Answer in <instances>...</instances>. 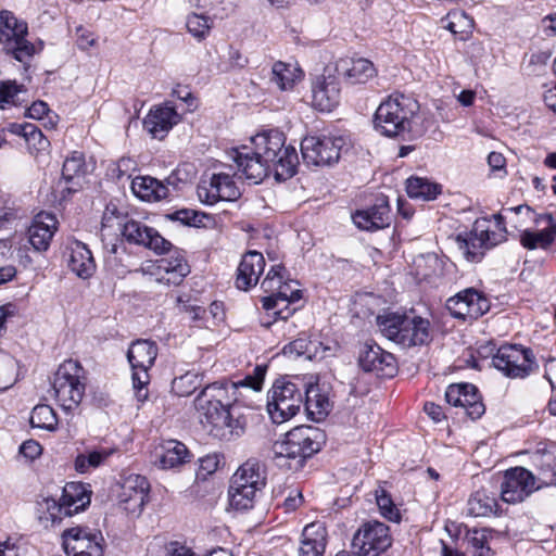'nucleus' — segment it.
<instances>
[{
    "label": "nucleus",
    "instance_id": "nucleus-1",
    "mask_svg": "<svg viewBox=\"0 0 556 556\" xmlns=\"http://www.w3.org/2000/svg\"><path fill=\"white\" fill-rule=\"evenodd\" d=\"M200 421L211 427L214 435L230 440L243 434L247 417L242 413L233 384L213 382L207 384L195 399Z\"/></svg>",
    "mask_w": 556,
    "mask_h": 556
},
{
    "label": "nucleus",
    "instance_id": "nucleus-2",
    "mask_svg": "<svg viewBox=\"0 0 556 556\" xmlns=\"http://www.w3.org/2000/svg\"><path fill=\"white\" fill-rule=\"evenodd\" d=\"M253 150L247 147L227 152V159L235 163L245 179L260 184L269 175L270 161L286 146L285 135L279 130H268L252 138Z\"/></svg>",
    "mask_w": 556,
    "mask_h": 556
},
{
    "label": "nucleus",
    "instance_id": "nucleus-3",
    "mask_svg": "<svg viewBox=\"0 0 556 556\" xmlns=\"http://www.w3.org/2000/svg\"><path fill=\"white\" fill-rule=\"evenodd\" d=\"M321 438V432L309 426L290 430L282 440L276 441L273 445L276 464L290 470L301 469L305 459L320 450Z\"/></svg>",
    "mask_w": 556,
    "mask_h": 556
},
{
    "label": "nucleus",
    "instance_id": "nucleus-4",
    "mask_svg": "<svg viewBox=\"0 0 556 556\" xmlns=\"http://www.w3.org/2000/svg\"><path fill=\"white\" fill-rule=\"evenodd\" d=\"M380 332L403 346L427 344L431 340L428 319L414 314L386 313L377 316Z\"/></svg>",
    "mask_w": 556,
    "mask_h": 556
},
{
    "label": "nucleus",
    "instance_id": "nucleus-5",
    "mask_svg": "<svg viewBox=\"0 0 556 556\" xmlns=\"http://www.w3.org/2000/svg\"><path fill=\"white\" fill-rule=\"evenodd\" d=\"M266 484L265 466L255 458L242 464L231 478L229 486L230 506L237 510L253 507L256 493Z\"/></svg>",
    "mask_w": 556,
    "mask_h": 556
},
{
    "label": "nucleus",
    "instance_id": "nucleus-6",
    "mask_svg": "<svg viewBox=\"0 0 556 556\" xmlns=\"http://www.w3.org/2000/svg\"><path fill=\"white\" fill-rule=\"evenodd\" d=\"M418 109L417 101L409 97H390L376 110L375 129L387 137L403 135L410 129L412 118Z\"/></svg>",
    "mask_w": 556,
    "mask_h": 556
},
{
    "label": "nucleus",
    "instance_id": "nucleus-7",
    "mask_svg": "<svg viewBox=\"0 0 556 556\" xmlns=\"http://www.w3.org/2000/svg\"><path fill=\"white\" fill-rule=\"evenodd\" d=\"M85 371L77 361L68 359L56 369L52 389L54 396L65 410L76 408L85 394Z\"/></svg>",
    "mask_w": 556,
    "mask_h": 556
},
{
    "label": "nucleus",
    "instance_id": "nucleus-8",
    "mask_svg": "<svg viewBox=\"0 0 556 556\" xmlns=\"http://www.w3.org/2000/svg\"><path fill=\"white\" fill-rule=\"evenodd\" d=\"M27 24L18 21L11 11H0V46L15 60L26 63L35 53V47L26 39Z\"/></svg>",
    "mask_w": 556,
    "mask_h": 556
},
{
    "label": "nucleus",
    "instance_id": "nucleus-9",
    "mask_svg": "<svg viewBox=\"0 0 556 556\" xmlns=\"http://www.w3.org/2000/svg\"><path fill=\"white\" fill-rule=\"evenodd\" d=\"M303 404L302 388L296 383L277 379L269 392L267 412L275 424H282L300 410Z\"/></svg>",
    "mask_w": 556,
    "mask_h": 556
},
{
    "label": "nucleus",
    "instance_id": "nucleus-10",
    "mask_svg": "<svg viewBox=\"0 0 556 556\" xmlns=\"http://www.w3.org/2000/svg\"><path fill=\"white\" fill-rule=\"evenodd\" d=\"M156 356L157 345L150 340H137L128 349L127 358L132 369V386L139 402L148 399L149 369L153 366Z\"/></svg>",
    "mask_w": 556,
    "mask_h": 556
},
{
    "label": "nucleus",
    "instance_id": "nucleus-11",
    "mask_svg": "<svg viewBox=\"0 0 556 556\" xmlns=\"http://www.w3.org/2000/svg\"><path fill=\"white\" fill-rule=\"evenodd\" d=\"M492 364L511 379H523L539 368L532 350L516 344L502 345L493 356Z\"/></svg>",
    "mask_w": 556,
    "mask_h": 556
},
{
    "label": "nucleus",
    "instance_id": "nucleus-12",
    "mask_svg": "<svg viewBox=\"0 0 556 556\" xmlns=\"http://www.w3.org/2000/svg\"><path fill=\"white\" fill-rule=\"evenodd\" d=\"M342 137L306 136L301 141V153L307 166H330L337 163L344 146Z\"/></svg>",
    "mask_w": 556,
    "mask_h": 556
},
{
    "label": "nucleus",
    "instance_id": "nucleus-13",
    "mask_svg": "<svg viewBox=\"0 0 556 556\" xmlns=\"http://www.w3.org/2000/svg\"><path fill=\"white\" fill-rule=\"evenodd\" d=\"M392 544L390 530L383 522H364L352 539V551L357 556H379Z\"/></svg>",
    "mask_w": 556,
    "mask_h": 556
},
{
    "label": "nucleus",
    "instance_id": "nucleus-14",
    "mask_svg": "<svg viewBox=\"0 0 556 556\" xmlns=\"http://www.w3.org/2000/svg\"><path fill=\"white\" fill-rule=\"evenodd\" d=\"M66 556H103L105 540L99 530L76 526L62 533Z\"/></svg>",
    "mask_w": 556,
    "mask_h": 556
},
{
    "label": "nucleus",
    "instance_id": "nucleus-15",
    "mask_svg": "<svg viewBox=\"0 0 556 556\" xmlns=\"http://www.w3.org/2000/svg\"><path fill=\"white\" fill-rule=\"evenodd\" d=\"M509 212L520 215L525 220L533 222L536 226L546 225L540 231L526 229L520 235V242L523 248L534 250L538 248L547 249L556 237V223L552 214L538 215L528 205H518L508 208Z\"/></svg>",
    "mask_w": 556,
    "mask_h": 556
},
{
    "label": "nucleus",
    "instance_id": "nucleus-16",
    "mask_svg": "<svg viewBox=\"0 0 556 556\" xmlns=\"http://www.w3.org/2000/svg\"><path fill=\"white\" fill-rule=\"evenodd\" d=\"M227 172L214 174L210 181H205L198 187L199 199L206 204H215L218 201H235L240 197V190L236 186L232 177L239 175L244 178L235 163L227 165Z\"/></svg>",
    "mask_w": 556,
    "mask_h": 556
},
{
    "label": "nucleus",
    "instance_id": "nucleus-17",
    "mask_svg": "<svg viewBox=\"0 0 556 556\" xmlns=\"http://www.w3.org/2000/svg\"><path fill=\"white\" fill-rule=\"evenodd\" d=\"M542 486L543 483H539L531 471L523 467H515L505 471L501 496L504 502L516 504L525 501Z\"/></svg>",
    "mask_w": 556,
    "mask_h": 556
},
{
    "label": "nucleus",
    "instance_id": "nucleus-18",
    "mask_svg": "<svg viewBox=\"0 0 556 556\" xmlns=\"http://www.w3.org/2000/svg\"><path fill=\"white\" fill-rule=\"evenodd\" d=\"M501 241L495 232H491L486 220H477L472 230L465 237L457 236L459 250L466 258L471 262H478L484 254V250L496 245Z\"/></svg>",
    "mask_w": 556,
    "mask_h": 556
},
{
    "label": "nucleus",
    "instance_id": "nucleus-19",
    "mask_svg": "<svg viewBox=\"0 0 556 556\" xmlns=\"http://www.w3.org/2000/svg\"><path fill=\"white\" fill-rule=\"evenodd\" d=\"M340 101V86L338 76L333 73L329 64L325 68V74L318 76L312 84V103L323 112L332 111Z\"/></svg>",
    "mask_w": 556,
    "mask_h": 556
},
{
    "label": "nucleus",
    "instance_id": "nucleus-20",
    "mask_svg": "<svg viewBox=\"0 0 556 556\" xmlns=\"http://www.w3.org/2000/svg\"><path fill=\"white\" fill-rule=\"evenodd\" d=\"M148 492V480L140 475H130L121 485L118 504L127 514L139 516L147 503Z\"/></svg>",
    "mask_w": 556,
    "mask_h": 556
},
{
    "label": "nucleus",
    "instance_id": "nucleus-21",
    "mask_svg": "<svg viewBox=\"0 0 556 556\" xmlns=\"http://www.w3.org/2000/svg\"><path fill=\"white\" fill-rule=\"evenodd\" d=\"M122 235L129 243L143 245L155 253H165L169 251L172 243L164 239L155 229L146 226L138 220H127Z\"/></svg>",
    "mask_w": 556,
    "mask_h": 556
},
{
    "label": "nucleus",
    "instance_id": "nucleus-22",
    "mask_svg": "<svg viewBox=\"0 0 556 556\" xmlns=\"http://www.w3.org/2000/svg\"><path fill=\"white\" fill-rule=\"evenodd\" d=\"M358 364L364 371L381 377H393L396 372L394 356L377 344H364L358 355Z\"/></svg>",
    "mask_w": 556,
    "mask_h": 556
},
{
    "label": "nucleus",
    "instance_id": "nucleus-23",
    "mask_svg": "<svg viewBox=\"0 0 556 556\" xmlns=\"http://www.w3.org/2000/svg\"><path fill=\"white\" fill-rule=\"evenodd\" d=\"M329 65L337 76L343 77L350 84H366L377 75L374 63L364 58L344 56Z\"/></svg>",
    "mask_w": 556,
    "mask_h": 556
},
{
    "label": "nucleus",
    "instance_id": "nucleus-24",
    "mask_svg": "<svg viewBox=\"0 0 556 556\" xmlns=\"http://www.w3.org/2000/svg\"><path fill=\"white\" fill-rule=\"evenodd\" d=\"M352 218L355 226L363 230L372 231L388 227L391 222V212L387 199H377L371 207L357 211Z\"/></svg>",
    "mask_w": 556,
    "mask_h": 556
},
{
    "label": "nucleus",
    "instance_id": "nucleus-25",
    "mask_svg": "<svg viewBox=\"0 0 556 556\" xmlns=\"http://www.w3.org/2000/svg\"><path fill=\"white\" fill-rule=\"evenodd\" d=\"M179 121L176 110L164 104L150 110L143 119V127L153 138L162 139Z\"/></svg>",
    "mask_w": 556,
    "mask_h": 556
},
{
    "label": "nucleus",
    "instance_id": "nucleus-26",
    "mask_svg": "<svg viewBox=\"0 0 556 556\" xmlns=\"http://www.w3.org/2000/svg\"><path fill=\"white\" fill-rule=\"evenodd\" d=\"M58 229L56 217L47 212L37 214L28 229L29 242L38 251H47Z\"/></svg>",
    "mask_w": 556,
    "mask_h": 556
},
{
    "label": "nucleus",
    "instance_id": "nucleus-27",
    "mask_svg": "<svg viewBox=\"0 0 556 556\" xmlns=\"http://www.w3.org/2000/svg\"><path fill=\"white\" fill-rule=\"evenodd\" d=\"M265 260L262 253L249 251L243 256L238 266L236 286L240 290H248L258 282L261 274L264 271Z\"/></svg>",
    "mask_w": 556,
    "mask_h": 556
},
{
    "label": "nucleus",
    "instance_id": "nucleus-28",
    "mask_svg": "<svg viewBox=\"0 0 556 556\" xmlns=\"http://www.w3.org/2000/svg\"><path fill=\"white\" fill-rule=\"evenodd\" d=\"M91 501V492L81 482H68L63 488L60 502L64 509V516H72L84 510Z\"/></svg>",
    "mask_w": 556,
    "mask_h": 556
},
{
    "label": "nucleus",
    "instance_id": "nucleus-29",
    "mask_svg": "<svg viewBox=\"0 0 556 556\" xmlns=\"http://www.w3.org/2000/svg\"><path fill=\"white\" fill-rule=\"evenodd\" d=\"M68 250L70 269L81 279L90 278L96 271V263L91 251L85 243L77 240L71 242Z\"/></svg>",
    "mask_w": 556,
    "mask_h": 556
},
{
    "label": "nucleus",
    "instance_id": "nucleus-30",
    "mask_svg": "<svg viewBox=\"0 0 556 556\" xmlns=\"http://www.w3.org/2000/svg\"><path fill=\"white\" fill-rule=\"evenodd\" d=\"M327 530L319 522L307 525L302 532L299 556H324Z\"/></svg>",
    "mask_w": 556,
    "mask_h": 556
},
{
    "label": "nucleus",
    "instance_id": "nucleus-31",
    "mask_svg": "<svg viewBox=\"0 0 556 556\" xmlns=\"http://www.w3.org/2000/svg\"><path fill=\"white\" fill-rule=\"evenodd\" d=\"M156 458L162 469H173L188 463L190 452L184 443L177 440H167L156 450Z\"/></svg>",
    "mask_w": 556,
    "mask_h": 556
},
{
    "label": "nucleus",
    "instance_id": "nucleus-32",
    "mask_svg": "<svg viewBox=\"0 0 556 556\" xmlns=\"http://www.w3.org/2000/svg\"><path fill=\"white\" fill-rule=\"evenodd\" d=\"M269 173H274L278 181L287 180L296 173L299 156L295 148L285 146L280 149L275 160L270 161Z\"/></svg>",
    "mask_w": 556,
    "mask_h": 556
},
{
    "label": "nucleus",
    "instance_id": "nucleus-33",
    "mask_svg": "<svg viewBox=\"0 0 556 556\" xmlns=\"http://www.w3.org/2000/svg\"><path fill=\"white\" fill-rule=\"evenodd\" d=\"M304 407L308 416L319 421L329 413L331 404L326 392L318 384H308L305 389Z\"/></svg>",
    "mask_w": 556,
    "mask_h": 556
},
{
    "label": "nucleus",
    "instance_id": "nucleus-34",
    "mask_svg": "<svg viewBox=\"0 0 556 556\" xmlns=\"http://www.w3.org/2000/svg\"><path fill=\"white\" fill-rule=\"evenodd\" d=\"M131 189L138 198L144 201H160L169 195L168 187L150 176L136 177L131 182Z\"/></svg>",
    "mask_w": 556,
    "mask_h": 556
},
{
    "label": "nucleus",
    "instance_id": "nucleus-35",
    "mask_svg": "<svg viewBox=\"0 0 556 556\" xmlns=\"http://www.w3.org/2000/svg\"><path fill=\"white\" fill-rule=\"evenodd\" d=\"M328 351H330L329 346L324 345L321 342L311 341L304 333L283 349L285 354L305 356L307 359L326 357L328 356Z\"/></svg>",
    "mask_w": 556,
    "mask_h": 556
},
{
    "label": "nucleus",
    "instance_id": "nucleus-36",
    "mask_svg": "<svg viewBox=\"0 0 556 556\" xmlns=\"http://www.w3.org/2000/svg\"><path fill=\"white\" fill-rule=\"evenodd\" d=\"M159 271L164 274L159 280L167 285H179L190 273L189 265L181 256L162 258L157 265Z\"/></svg>",
    "mask_w": 556,
    "mask_h": 556
},
{
    "label": "nucleus",
    "instance_id": "nucleus-37",
    "mask_svg": "<svg viewBox=\"0 0 556 556\" xmlns=\"http://www.w3.org/2000/svg\"><path fill=\"white\" fill-rule=\"evenodd\" d=\"M302 77V71L295 64L277 61L271 67L270 80L280 90H290Z\"/></svg>",
    "mask_w": 556,
    "mask_h": 556
},
{
    "label": "nucleus",
    "instance_id": "nucleus-38",
    "mask_svg": "<svg viewBox=\"0 0 556 556\" xmlns=\"http://www.w3.org/2000/svg\"><path fill=\"white\" fill-rule=\"evenodd\" d=\"M36 516L38 520L45 526L49 527L63 519L64 509L61 502H56L51 497H40L36 502Z\"/></svg>",
    "mask_w": 556,
    "mask_h": 556
},
{
    "label": "nucleus",
    "instance_id": "nucleus-39",
    "mask_svg": "<svg viewBox=\"0 0 556 556\" xmlns=\"http://www.w3.org/2000/svg\"><path fill=\"white\" fill-rule=\"evenodd\" d=\"M497 501L494 495L489 494L485 490L477 491L468 500V511L475 517H485L497 511Z\"/></svg>",
    "mask_w": 556,
    "mask_h": 556
},
{
    "label": "nucleus",
    "instance_id": "nucleus-40",
    "mask_svg": "<svg viewBox=\"0 0 556 556\" xmlns=\"http://www.w3.org/2000/svg\"><path fill=\"white\" fill-rule=\"evenodd\" d=\"M406 192L412 199L430 201L435 199L441 192V188L426 178L410 177L406 181Z\"/></svg>",
    "mask_w": 556,
    "mask_h": 556
},
{
    "label": "nucleus",
    "instance_id": "nucleus-41",
    "mask_svg": "<svg viewBox=\"0 0 556 556\" xmlns=\"http://www.w3.org/2000/svg\"><path fill=\"white\" fill-rule=\"evenodd\" d=\"M26 93L24 85H20L15 80L0 81V109L5 110L21 105L25 101Z\"/></svg>",
    "mask_w": 556,
    "mask_h": 556
},
{
    "label": "nucleus",
    "instance_id": "nucleus-42",
    "mask_svg": "<svg viewBox=\"0 0 556 556\" xmlns=\"http://www.w3.org/2000/svg\"><path fill=\"white\" fill-rule=\"evenodd\" d=\"M114 452V448L102 447L86 454H79L75 459V469L80 473L88 472L90 469L102 465Z\"/></svg>",
    "mask_w": 556,
    "mask_h": 556
},
{
    "label": "nucleus",
    "instance_id": "nucleus-43",
    "mask_svg": "<svg viewBox=\"0 0 556 556\" xmlns=\"http://www.w3.org/2000/svg\"><path fill=\"white\" fill-rule=\"evenodd\" d=\"M29 421L33 428L48 431L55 430L58 426L56 414L51 406L46 404H40L33 408Z\"/></svg>",
    "mask_w": 556,
    "mask_h": 556
},
{
    "label": "nucleus",
    "instance_id": "nucleus-44",
    "mask_svg": "<svg viewBox=\"0 0 556 556\" xmlns=\"http://www.w3.org/2000/svg\"><path fill=\"white\" fill-rule=\"evenodd\" d=\"M301 299L299 289H279L276 294H270L262 299L264 309H275L279 305H292Z\"/></svg>",
    "mask_w": 556,
    "mask_h": 556
},
{
    "label": "nucleus",
    "instance_id": "nucleus-45",
    "mask_svg": "<svg viewBox=\"0 0 556 556\" xmlns=\"http://www.w3.org/2000/svg\"><path fill=\"white\" fill-rule=\"evenodd\" d=\"M462 408L472 419L481 417L484 413V405L478 394V389L471 383L465 386L464 405Z\"/></svg>",
    "mask_w": 556,
    "mask_h": 556
},
{
    "label": "nucleus",
    "instance_id": "nucleus-46",
    "mask_svg": "<svg viewBox=\"0 0 556 556\" xmlns=\"http://www.w3.org/2000/svg\"><path fill=\"white\" fill-rule=\"evenodd\" d=\"M186 27L192 37L201 41L210 34L212 22L205 15L192 13L187 17Z\"/></svg>",
    "mask_w": 556,
    "mask_h": 556
},
{
    "label": "nucleus",
    "instance_id": "nucleus-47",
    "mask_svg": "<svg viewBox=\"0 0 556 556\" xmlns=\"http://www.w3.org/2000/svg\"><path fill=\"white\" fill-rule=\"evenodd\" d=\"M491 531L486 528L475 529L469 534V544L472 548L473 556H493V552L489 545Z\"/></svg>",
    "mask_w": 556,
    "mask_h": 556
},
{
    "label": "nucleus",
    "instance_id": "nucleus-48",
    "mask_svg": "<svg viewBox=\"0 0 556 556\" xmlns=\"http://www.w3.org/2000/svg\"><path fill=\"white\" fill-rule=\"evenodd\" d=\"M414 264L416 267V275L425 279L438 275L442 268L441 261L433 253L418 256Z\"/></svg>",
    "mask_w": 556,
    "mask_h": 556
},
{
    "label": "nucleus",
    "instance_id": "nucleus-49",
    "mask_svg": "<svg viewBox=\"0 0 556 556\" xmlns=\"http://www.w3.org/2000/svg\"><path fill=\"white\" fill-rule=\"evenodd\" d=\"M460 296L464 300V304L471 309V303L476 307L473 311L476 314L470 315V319H477L483 314H485L490 309V303L486 298L481 295L475 289H466L459 292Z\"/></svg>",
    "mask_w": 556,
    "mask_h": 556
},
{
    "label": "nucleus",
    "instance_id": "nucleus-50",
    "mask_svg": "<svg viewBox=\"0 0 556 556\" xmlns=\"http://www.w3.org/2000/svg\"><path fill=\"white\" fill-rule=\"evenodd\" d=\"M201 386V379L194 372H186L175 378L172 383L173 391L179 396H188L192 394Z\"/></svg>",
    "mask_w": 556,
    "mask_h": 556
},
{
    "label": "nucleus",
    "instance_id": "nucleus-51",
    "mask_svg": "<svg viewBox=\"0 0 556 556\" xmlns=\"http://www.w3.org/2000/svg\"><path fill=\"white\" fill-rule=\"evenodd\" d=\"M283 267L280 265L273 266L267 273L265 279L261 283V288L265 293L276 294L279 289H290L289 282L282 281V271Z\"/></svg>",
    "mask_w": 556,
    "mask_h": 556
},
{
    "label": "nucleus",
    "instance_id": "nucleus-52",
    "mask_svg": "<svg viewBox=\"0 0 556 556\" xmlns=\"http://www.w3.org/2000/svg\"><path fill=\"white\" fill-rule=\"evenodd\" d=\"M15 382V361L0 351V392L5 391Z\"/></svg>",
    "mask_w": 556,
    "mask_h": 556
},
{
    "label": "nucleus",
    "instance_id": "nucleus-53",
    "mask_svg": "<svg viewBox=\"0 0 556 556\" xmlns=\"http://www.w3.org/2000/svg\"><path fill=\"white\" fill-rule=\"evenodd\" d=\"M85 166L84 155L79 152H74L71 156L66 157L63 163L62 177L66 182H70L75 177L79 176Z\"/></svg>",
    "mask_w": 556,
    "mask_h": 556
},
{
    "label": "nucleus",
    "instance_id": "nucleus-54",
    "mask_svg": "<svg viewBox=\"0 0 556 556\" xmlns=\"http://www.w3.org/2000/svg\"><path fill=\"white\" fill-rule=\"evenodd\" d=\"M265 370L261 367L255 368L254 376H247L244 379L231 382V381H219L222 384H233L236 387V397L240 400L241 392L240 388H249L253 391H260L262 389Z\"/></svg>",
    "mask_w": 556,
    "mask_h": 556
},
{
    "label": "nucleus",
    "instance_id": "nucleus-55",
    "mask_svg": "<svg viewBox=\"0 0 556 556\" xmlns=\"http://www.w3.org/2000/svg\"><path fill=\"white\" fill-rule=\"evenodd\" d=\"M376 501L380 509V513L383 517H386L390 521H400V511L393 504L391 496L384 490L376 492Z\"/></svg>",
    "mask_w": 556,
    "mask_h": 556
},
{
    "label": "nucleus",
    "instance_id": "nucleus-56",
    "mask_svg": "<svg viewBox=\"0 0 556 556\" xmlns=\"http://www.w3.org/2000/svg\"><path fill=\"white\" fill-rule=\"evenodd\" d=\"M167 217L172 220L179 222L186 226L200 227L202 224V219L206 217V215L200 214L194 210L181 208L172 214H168Z\"/></svg>",
    "mask_w": 556,
    "mask_h": 556
},
{
    "label": "nucleus",
    "instance_id": "nucleus-57",
    "mask_svg": "<svg viewBox=\"0 0 556 556\" xmlns=\"http://www.w3.org/2000/svg\"><path fill=\"white\" fill-rule=\"evenodd\" d=\"M473 306L475 305L471 303V309L468 308V306L464 304V300L459 292L446 301V308L451 315L459 319H470V315L476 314L473 311L476 307Z\"/></svg>",
    "mask_w": 556,
    "mask_h": 556
},
{
    "label": "nucleus",
    "instance_id": "nucleus-58",
    "mask_svg": "<svg viewBox=\"0 0 556 556\" xmlns=\"http://www.w3.org/2000/svg\"><path fill=\"white\" fill-rule=\"evenodd\" d=\"M28 117L34 119H42L47 118V123L45 124L49 128H54L55 122L53 121V117L50 116V110L48 108V104L43 101H35L28 109L27 114Z\"/></svg>",
    "mask_w": 556,
    "mask_h": 556
},
{
    "label": "nucleus",
    "instance_id": "nucleus-59",
    "mask_svg": "<svg viewBox=\"0 0 556 556\" xmlns=\"http://www.w3.org/2000/svg\"><path fill=\"white\" fill-rule=\"evenodd\" d=\"M75 36H76V46L81 51H88L90 48H93L98 43V38L94 36L92 31H90L88 28L84 27L83 25H79L75 29Z\"/></svg>",
    "mask_w": 556,
    "mask_h": 556
},
{
    "label": "nucleus",
    "instance_id": "nucleus-60",
    "mask_svg": "<svg viewBox=\"0 0 556 556\" xmlns=\"http://www.w3.org/2000/svg\"><path fill=\"white\" fill-rule=\"evenodd\" d=\"M25 140L28 144L34 146L37 150H45L49 147V140L43 136L40 129L34 124H27Z\"/></svg>",
    "mask_w": 556,
    "mask_h": 556
},
{
    "label": "nucleus",
    "instance_id": "nucleus-61",
    "mask_svg": "<svg viewBox=\"0 0 556 556\" xmlns=\"http://www.w3.org/2000/svg\"><path fill=\"white\" fill-rule=\"evenodd\" d=\"M117 253L118 248L117 245L113 244L105 256V264L111 270L115 271L116 275H125L129 270L125 266L118 264Z\"/></svg>",
    "mask_w": 556,
    "mask_h": 556
},
{
    "label": "nucleus",
    "instance_id": "nucleus-62",
    "mask_svg": "<svg viewBox=\"0 0 556 556\" xmlns=\"http://www.w3.org/2000/svg\"><path fill=\"white\" fill-rule=\"evenodd\" d=\"M466 384L467 383H456L448 386L445 392V400L450 405L455 406L460 403V395H465Z\"/></svg>",
    "mask_w": 556,
    "mask_h": 556
},
{
    "label": "nucleus",
    "instance_id": "nucleus-63",
    "mask_svg": "<svg viewBox=\"0 0 556 556\" xmlns=\"http://www.w3.org/2000/svg\"><path fill=\"white\" fill-rule=\"evenodd\" d=\"M20 453L29 459H35L41 454V445L34 440H27L20 446Z\"/></svg>",
    "mask_w": 556,
    "mask_h": 556
},
{
    "label": "nucleus",
    "instance_id": "nucleus-64",
    "mask_svg": "<svg viewBox=\"0 0 556 556\" xmlns=\"http://www.w3.org/2000/svg\"><path fill=\"white\" fill-rule=\"evenodd\" d=\"M165 556H194V553L189 547L174 542L168 545Z\"/></svg>",
    "mask_w": 556,
    "mask_h": 556
}]
</instances>
